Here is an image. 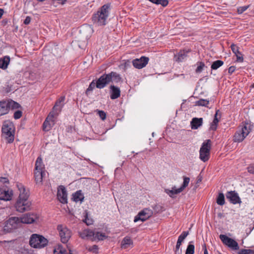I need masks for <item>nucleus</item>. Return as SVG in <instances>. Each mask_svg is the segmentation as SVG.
Wrapping results in <instances>:
<instances>
[{
	"label": "nucleus",
	"instance_id": "1",
	"mask_svg": "<svg viewBox=\"0 0 254 254\" xmlns=\"http://www.w3.org/2000/svg\"><path fill=\"white\" fill-rule=\"evenodd\" d=\"M64 100V96H61L59 101H57L53 108V110L43 124V129L45 131L50 130L55 124V120L62 111V106L61 102Z\"/></svg>",
	"mask_w": 254,
	"mask_h": 254
},
{
	"label": "nucleus",
	"instance_id": "2",
	"mask_svg": "<svg viewBox=\"0 0 254 254\" xmlns=\"http://www.w3.org/2000/svg\"><path fill=\"white\" fill-rule=\"evenodd\" d=\"M109 5L104 4L97 12L93 14L92 21L97 26H104L106 24L107 20L109 14Z\"/></svg>",
	"mask_w": 254,
	"mask_h": 254
},
{
	"label": "nucleus",
	"instance_id": "3",
	"mask_svg": "<svg viewBox=\"0 0 254 254\" xmlns=\"http://www.w3.org/2000/svg\"><path fill=\"white\" fill-rule=\"evenodd\" d=\"M253 128V125L249 123H243L240 126L233 136L234 142H242L250 133Z\"/></svg>",
	"mask_w": 254,
	"mask_h": 254
},
{
	"label": "nucleus",
	"instance_id": "4",
	"mask_svg": "<svg viewBox=\"0 0 254 254\" xmlns=\"http://www.w3.org/2000/svg\"><path fill=\"white\" fill-rule=\"evenodd\" d=\"M2 135L8 143L14 141L15 127L14 124L9 121L4 122L1 128Z\"/></svg>",
	"mask_w": 254,
	"mask_h": 254
},
{
	"label": "nucleus",
	"instance_id": "5",
	"mask_svg": "<svg viewBox=\"0 0 254 254\" xmlns=\"http://www.w3.org/2000/svg\"><path fill=\"white\" fill-rule=\"evenodd\" d=\"M48 243L47 239L42 235L32 234L29 241L30 245L34 248L41 249L46 247Z\"/></svg>",
	"mask_w": 254,
	"mask_h": 254
},
{
	"label": "nucleus",
	"instance_id": "6",
	"mask_svg": "<svg viewBox=\"0 0 254 254\" xmlns=\"http://www.w3.org/2000/svg\"><path fill=\"white\" fill-rule=\"evenodd\" d=\"M21 224L20 217H11L5 222L3 227V231L4 233H10L12 230L18 228Z\"/></svg>",
	"mask_w": 254,
	"mask_h": 254
},
{
	"label": "nucleus",
	"instance_id": "7",
	"mask_svg": "<svg viewBox=\"0 0 254 254\" xmlns=\"http://www.w3.org/2000/svg\"><path fill=\"white\" fill-rule=\"evenodd\" d=\"M211 146V141L210 139H207L203 142L200 148L199 158L204 162L209 158Z\"/></svg>",
	"mask_w": 254,
	"mask_h": 254
},
{
	"label": "nucleus",
	"instance_id": "8",
	"mask_svg": "<svg viewBox=\"0 0 254 254\" xmlns=\"http://www.w3.org/2000/svg\"><path fill=\"white\" fill-rule=\"evenodd\" d=\"M14 206L16 211L23 213L30 210L31 202L28 199H17Z\"/></svg>",
	"mask_w": 254,
	"mask_h": 254
},
{
	"label": "nucleus",
	"instance_id": "9",
	"mask_svg": "<svg viewBox=\"0 0 254 254\" xmlns=\"http://www.w3.org/2000/svg\"><path fill=\"white\" fill-rule=\"evenodd\" d=\"M219 238L222 243L234 250L239 249V246L238 243L232 238L227 237L225 235L221 234Z\"/></svg>",
	"mask_w": 254,
	"mask_h": 254
},
{
	"label": "nucleus",
	"instance_id": "10",
	"mask_svg": "<svg viewBox=\"0 0 254 254\" xmlns=\"http://www.w3.org/2000/svg\"><path fill=\"white\" fill-rule=\"evenodd\" d=\"M110 78L109 73L103 74L96 81V87L99 89L104 88L111 82Z\"/></svg>",
	"mask_w": 254,
	"mask_h": 254
},
{
	"label": "nucleus",
	"instance_id": "11",
	"mask_svg": "<svg viewBox=\"0 0 254 254\" xmlns=\"http://www.w3.org/2000/svg\"><path fill=\"white\" fill-rule=\"evenodd\" d=\"M152 215V211L149 209H144L139 212L134 217V222H136L139 220L144 221L148 219Z\"/></svg>",
	"mask_w": 254,
	"mask_h": 254
},
{
	"label": "nucleus",
	"instance_id": "12",
	"mask_svg": "<svg viewBox=\"0 0 254 254\" xmlns=\"http://www.w3.org/2000/svg\"><path fill=\"white\" fill-rule=\"evenodd\" d=\"M226 197L233 204H240L242 202L238 193L235 191H228L226 194Z\"/></svg>",
	"mask_w": 254,
	"mask_h": 254
},
{
	"label": "nucleus",
	"instance_id": "13",
	"mask_svg": "<svg viewBox=\"0 0 254 254\" xmlns=\"http://www.w3.org/2000/svg\"><path fill=\"white\" fill-rule=\"evenodd\" d=\"M21 224H31L38 218L37 214L35 213H26L20 217Z\"/></svg>",
	"mask_w": 254,
	"mask_h": 254
},
{
	"label": "nucleus",
	"instance_id": "14",
	"mask_svg": "<svg viewBox=\"0 0 254 254\" xmlns=\"http://www.w3.org/2000/svg\"><path fill=\"white\" fill-rule=\"evenodd\" d=\"M149 58L142 56L139 59H136L132 61L133 65L136 68L141 69L148 64Z\"/></svg>",
	"mask_w": 254,
	"mask_h": 254
},
{
	"label": "nucleus",
	"instance_id": "15",
	"mask_svg": "<svg viewBox=\"0 0 254 254\" xmlns=\"http://www.w3.org/2000/svg\"><path fill=\"white\" fill-rule=\"evenodd\" d=\"M16 186L19 191V196L17 199H28L29 196V190H26L22 184L17 183Z\"/></svg>",
	"mask_w": 254,
	"mask_h": 254
},
{
	"label": "nucleus",
	"instance_id": "16",
	"mask_svg": "<svg viewBox=\"0 0 254 254\" xmlns=\"http://www.w3.org/2000/svg\"><path fill=\"white\" fill-rule=\"evenodd\" d=\"M13 195L12 190H5L0 188V199L4 201L10 200Z\"/></svg>",
	"mask_w": 254,
	"mask_h": 254
},
{
	"label": "nucleus",
	"instance_id": "17",
	"mask_svg": "<svg viewBox=\"0 0 254 254\" xmlns=\"http://www.w3.org/2000/svg\"><path fill=\"white\" fill-rule=\"evenodd\" d=\"M93 31L91 26L88 25H83L80 30V33L85 37L86 39L90 37Z\"/></svg>",
	"mask_w": 254,
	"mask_h": 254
},
{
	"label": "nucleus",
	"instance_id": "18",
	"mask_svg": "<svg viewBox=\"0 0 254 254\" xmlns=\"http://www.w3.org/2000/svg\"><path fill=\"white\" fill-rule=\"evenodd\" d=\"M110 98L114 100L118 98L121 95V91L119 87L114 85L110 86Z\"/></svg>",
	"mask_w": 254,
	"mask_h": 254
},
{
	"label": "nucleus",
	"instance_id": "19",
	"mask_svg": "<svg viewBox=\"0 0 254 254\" xmlns=\"http://www.w3.org/2000/svg\"><path fill=\"white\" fill-rule=\"evenodd\" d=\"M45 176V171H35L34 173V177H35V181L36 182V184L39 185H42L43 184V180Z\"/></svg>",
	"mask_w": 254,
	"mask_h": 254
},
{
	"label": "nucleus",
	"instance_id": "20",
	"mask_svg": "<svg viewBox=\"0 0 254 254\" xmlns=\"http://www.w3.org/2000/svg\"><path fill=\"white\" fill-rule=\"evenodd\" d=\"M231 48L232 52L237 57V62L242 63L244 61V59L242 53L239 51L238 47L234 44H232Z\"/></svg>",
	"mask_w": 254,
	"mask_h": 254
},
{
	"label": "nucleus",
	"instance_id": "21",
	"mask_svg": "<svg viewBox=\"0 0 254 254\" xmlns=\"http://www.w3.org/2000/svg\"><path fill=\"white\" fill-rule=\"evenodd\" d=\"M202 118H193L190 122L191 128L192 129H196L202 126Z\"/></svg>",
	"mask_w": 254,
	"mask_h": 254
},
{
	"label": "nucleus",
	"instance_id": "22",
	"mask_svg": "<svg viewBox=\"0 0 254 254\" xmlns=\"http://www.w3.org/2000/svg\"><path fill=\"white\" fill-rule=\"evenodd\" d=\"M188 51L183 50L180 51L177 54L175 55V59L176 62H181L187 57Z\"/></svg>",
	"mask_w": 254,
	"mask_h": 254
},
{
	"label": "nucleus",
	"instance_id": "23",
	"mask_svg": "<svg viewBox=\"0 0 254 254\" xmlns=\"http://www.w3.org/2000/svg\"><path fill=\"white\" fill-rule=\"evenodd\" d=\"M8 104L6 101H0V116L4 115L8 113Z\"/></svg>",
	"mask_w": 254,
	"mask_h": 254
},
{
	"label": "nucleus",
	"instance_id": "24",
	"mask_svg": "<svg viewBox=\"0 0 254 254\" xmlns=\"http://www.w3.org/2000/svg\"><path fill=\"white\" fill-rule=\"evenodd\" d=\"M80 236L82 239L94 237L95 232L90 229H85L80 232Z\"/></svg>",
	"mask_w": 254,
	"mask_h": 254
},
{
	"label": "nucleus",
	"instance_id": "25",
	"mask_svg": "<svg viewBox=\"0 0 254 254\" xmlns=\"http://www.w3.org/2000/svg\"><path fill=\"white\" fill-rule=\"evenodd\" d=\"M10 62V57L8 56H4L0 59V68L3 69L7 68Z\"/></svg>",
	"mask_w": 254,
	"mask_h": 254
},
{
	"label": "nucleus",
	"instance_id": "26",
	"mask_svg": "<svg viewBox=\"0 0 254 254\" xmlns=\"http://www.w3.org/2000/svg\"><path fill=\"white\" fill-rule=\"evenodd\" d=\"M35 169V171H45L44 165L43 163L41 156H39L36 160Z\"/></svg>",
	"mask_w": 254,
	"mask_h": 254
},
{
	"label": "nucleus",
	"instance_id": "27",
	"mask_svg": "<svg viewBox=\"0 0 254 254\" xmlns=\"http://www.w3.org/2000/svg\"><path fill=\"white\" fill-rule=\"evenodd\" d=\"M131 245H132V241L130 238L129 237H126L122 242L121 248L122 249H126Z\"/></svg>",
	"mask_w": 254,
	"mask_h": 254
},
{
	"label": "nucleus",
	"instance_id": "28",
	"mask_svg": "<svg viewBox=\"0 0 254 254\" xmlns=\"http://www.w3.org/2000/svg\"><path fill=\"white\" fill-rule=\"evenodd\" d=\"M84 195L81 190H77L73 194V200L75 202H82L84 199Z\"/></svg>",
	"mask_w": 254,
	"mask_h": 254
},
{
	"label": "nucleus",
	"instance_id": "29",
	"mask_svg": "<svg viewBox=\"0 0 254 254\" xmlns=\"http://www.w3.org/2000/svg\"><path fill=\"white\" fill-rule=\"evenodd\" d=\"M110 78H111V82L115 83H118L121 80V77L119 74L115 72H111L109 73Z\"/></svg>",
	"mask_w": 254,
	"mask_h": 254
},
{
	"label": "nucleus",
	"instance_id": "30",
	"mask_svg": "<svg viewBox=\"0 0 254 254\" xmlns=\"http://www.w3.org/2000/svg\"><path fill=\"white\" fill-rule=\"evenodd\" d=\"M57 195L59 201L64 203V186L61 185L59 187Z\"/></svg>",
	"mask_w": 254,
	"mask_h": 254
},
{
	"label": "nucleus",
	"instance_id": "31",
	"mask_svg": "<svg viewBox=\"0 0 254 254\" xmlns=\"http://www.w3.org/2000/svg\"><path fill=\"white\" fill-rule=\"evenodd\" d=\"M7 101V103L8 104L7 106H8V111L10 109H18L20 107V105L18 103H17L12 100H9V101Z\"/></svg>",
	"mask_w": 254,
	"mask_h": 254
},
{
	"label": "nucleus",
	"instance_id": "32",
	"mask_svg": "<svg viewBox=\"0 0 254 254\" xmlns=\"http://www.w3.org/2000/svg\"><path fill=\"white\" fill-rule=\"evenodd\" d=\"M107 237L105 233L97 232L95 233V235L94 237H93V239L94 240L97 239L99 241H101L105 240Z\"/></svg>",
	"mask_w": 254,
	"mask_h": 254
},
{
	"label": "nucleus",
	"instance_id": "33",
	"mask_svg": "<svg viewBox=\"0 0 254 254\" xmlns=\"http://www.w3.org/2000/svg\"><path fill=\"white\" fill-rule=\"evenodd\" d=\"M223 64V62L221 60L216 61L212 63L211 68L212 69L216 70L222 66Z\"/></svg>",
	"mask_w": 254,
	"mask_h": 254
},
{
	"label": "nucleus",
	"instance_id": "34",
	"mask_svg": "<svg viewBox=\"0 0 254 254\" xmlns=\"http://www.w3.org/2000/svg\"><path fill=\"white\" fill-rule=\"evenodd\" d=\"M209 101L206 99H200L195 102L196 105L199 106L207 107Z\"/></svg>",
	"mask_w": 254,
	"mask_h": 254
},
{
	"label": "nucleus",
	"instance_id": "35",
	"mask_svg": "<svg viewBox=\"0 0 254 254\" xmlns=\"http://www.w3.org/2000/svg\"><path fill=\"white\" fill-rule=\"evenodd\" d=\"M216 202L220 205H223L225 204V197L223 193H219Z\"/></svg>",
	"mask_w": 254,
	"mask_h": 254
},
{
	"label": "nucleus",
	"instance_id": "36",
	"mask_svg": "<svg viewBox=\"0 0 254 254\" xmlns=\"http://www.w3.org/2000/svg\"><path fill=\"white\" fill-rule=\"evenodd\" d=\"M190 180V178L187 177H184V182L180 188L179 192H182L188 186Z\"/></svg>",
	"mask_w": 254,
	"mask_h": 254
},
{
	"label": "nucleus",
	"instance_id": "37",
	"mask_svg": "<svg viewBox=\"0 0 254 254\" xmlns=\"http://www.w3.org/2000/svg\"><path fill=\"white\" fill-rule=\"evenodd\" d=\"M179 190H180V188L177 189H176L175 188H172V189L171 190H165V191L171 197H173V196L175 194H177L181 192H179Z\"/></svg>",
	"mask_w": 254,
	"mask_h": 254
},
{
	"label": "nucleus",
	"instance_id": "38",
	"mask_svg": "<svg viewBox=\"0 0 254 254\" xmlns=\"http://www.w3.org/2000/svg\"><path fill=\"white\" fill-rule=\"evenodd\" d=\"M179 190H180V188L177 189H176L175 188H172V189L171 190H165V191L171 197H173V196L175 194H177L181 192H179Z\"/></svg>",
	"mask_w": 254,
	"mask_h": 254
},
{
	"label": "nucleus",
	"instance_id": "39",
	"mask_svg": "<svg viewBox=\"0 0 254 254\" xmlns=\"http://www.w3.org/2000/svg\"><path fill=\"white\" fill-rule=\"evenodd\" d=\"M191 242H190L187 247L186 254H194V246L191 244Z\"/></svg>",
	"mask_w": 254,
	"mask_h": 254
},
{
	"label": "nucleus",
	"instance_id": "40",
	"mask_svg": "<svg viewBox=\"0 0 254 254\" xmlns=\"http://www.w3.org/2000/svg\"><path fill=\"white\" fill-rule=\"evenodd\" d=\"M54 254H64V249L62 245H58L54 250Z\"/></svg>",
	"mask_w": 254,
	"mask_h": 254
},
{
	"label": "nucleus",
	"instance_id": "41",
	"mask_svg": "<svg viewBox=\"0 0 254 254\" xmlns=\"http://www.w3.org/2000/svg\"><path fill=\"white\" fill-rule=\"evenodd\" d=\"M189 233L188 231H184L178 237V241L181 242H183V241L188 236Z\"/></svg>",
	"mask_w": 254,
	"mask_h": 254
},
{
	"label": "nucleus",
	"instance_id": "42",
	"mask_svg": "<svg viewBox=\"0 0 254 254\" xmlns=\"http://www.w3.org/2000/svg\"><path fill=\"white\" fill-rule=\"evenodd\" d=\"M238 254H254V250L251 249H241L238 253Z\"/></svg>",
	"mask_w": 254,
	"mask_h": 254
},
{
	"label": "nucleus",
	"instance_id": "43",
	"mask_svg": "<svg viewBox=\"0 0 254 254\" xmlns=\"http://www.w3.org/2000/svg\"><path fill=\"white\" fill-rule=\"evenodd\" d=\"M96 87V82L94 80H93L89 84L88 88L86 91V94H88L90 92L92 91L93 89Z\"/></svg>",
	"mask_w": 254,
	"mask_h": 254
},
{
	"label": "nucleus",
	"instance_id": "44",
	"mask_svg": "<svg viewBox=\"0 0 254 254\" xmlns=\"http://www.w3.org/2000/svg\"><path fill=\"white\" fill-rule=\"evenodd\" d=\"M64 242L65 241H68V240L70 238L71 236V232L70 231L66 229V228H64Z\"/></svg>",
	"mask_w": 254,
	"mask_h": 254
},
{
	"label": "nucleus",
	"instance_id": "45",
	"mask_svg": "<svg viewBox=\"0 0 254 254\" xmlns=\"http://www.w3.org/2000/svg\"><path fill=\"white\" fill-rule=\"evenodd\" d=\"M58 230L59 231L60 236L61 237V241L64 243V241H63L64 239V232H63V228L62 225H59L58 226Z\"/></svg>",
	"mask_w": 254,
	"mask_h": 254
},
{
	"label": "nucleus",
	"instance_id": "46",
	"mask_svg": "<svg viewBox=\"0 0 254 254\" xmlns=\"http://www.w3.org/2000/svg\"><path fill=\"white\" fill-rule=\"evenodd\" d=\"M204 64L201 62L199 63V65L197 67L195 72L196 73H200L202 71L203 67H204Z\"/></svg>",
	"mask_w": 254,
	"mask_h": 254
},
{
	"label": "nucleus",
	"instance_id": "47",
	"mask_svg": "<svg viewBox=\"0 0 254 254\" xmlns=\"http://www.w3.org/2000/svg\"><path fill=\"white\" fill-rule=\"evenodd\" d=\"M98 115L102 120H105L106 118V114L104 111L97 110Z\"/></svg>",
	"mask_w": 254,
	"mask_h": 254
},
{
	"label": "nucleus",
	"instance_id": "48",
	"mask_svg": "<svg viewBox=\"0 0 254 254\" xmlns=\"http://www.w3.org/2000/svg\"><path fill=\"white\" fill-rule=\"evenodd\" d=\"M98 247L97 245H93L88 248V251L93 253H97Z\"/></svg>",
	"mask_w": 254,
	"mask_h": 254
},
{
	"label": "nucleus",
	"instance_id": "49",
	"mask_svg": "<svg viewBox=\"0 0 254 254\" xmlns=\"http://www.w3.org/2000/svg\"><path fill=\"white\" fill-rule=\"evenodd\" d=\"M21 116H22V112L19 110L16 111L14 113L13 117H14V118L16 120L20 118Z\"/></svg>",
	"mask_w": 254,
	"mask_h": 254
},
{
	"label": "nucleus",
	"instance_id": "50",
	"mask_svg": "<svg viewBox=\"0 0 254 254\" xmlns=\"http://www.w3.org/2000/svg\"><path fill=\"white\" fill-rule=\"evenodd\" d=\"M248 7L249 6H244L239 7L238 8V12L239 13H242L248 9Z\"/></svg>",
	"mask_w": 254,
	"mask_h": 254
},
{
	"label": "nucleus",
	"instance_id": "51",
	"mask_svg": "<svg viewBox=\"0 0 254 254\" xmlns=\"http://www.w3.org/2000/svg\"><path fill=\"white\" fill-rule=\"evenodd\" d=\"M84 222L87 225H90L93 223V220L92 219H89L88 218L87 214H86L85 215V218L84 220Z\"/></svg>",
	"mask_w": 254,
	"mask_h": 254
},
{
	"label": "nucleus",
	"instance_id": "52",
	"mask_svg": "<svg viewBox=\"0 0 254 254\" xmlns=\"http://www.w3.org/2000/svg\"><path fill=\"white\" fill-rule=\"evenodd\" d=\"M182 242L177 241L176 246V250H175L176 254H177V253H178L179 254H180L179 249H180V246L182 244Z\"/></svg>",
	"mask_w": 254,
	"mask_h": 254
},
{
	"label": "nucleus",
	"instance_id": "53",
	"mask_svg": "<svg viewBox=\"0 0 254 254\" xmlns=\"http://www.w3.org/2000/svg\"><path fill=\"white\" fill-rule=\"evenodd\" d=\"M168 4V0H159L158 4H161L163 6H166Z\"/></svg>",
	"mask_w": 254,
	"mask_h": 254
},
{
	"label": "nucleus",
	"instance_id": "54",
	"mask_svg": "<svg viewBox=\"0 0 254 254\" xmlns=\"http://www.w3.org/2000/svg\"><path fill=\"white\" fill-rule=\"evenodd\" d=\"M217 127V124L215 122H212L210 125V129L212 130H215L216 129Z\"/></svg>",
	"mask_w": 254,
	"mask_h": 254
},
{
	"label": "nucleus",
	"instance_id": "55",
	"mask_svg": "<svg viewBox=\"0 0 254 254\" xmlns=\"http://www.w3.org/2000/svg\"><path fill=\"white\" fill-rule=\"evenodd\" d=\"M31 18L30 16H27L24 20L23 23L25 25L29 24L31 22Z\"/></svg>",
	"mask_w": 254,
	"mask_h": 254
},
{
	"label": "nucleus",
	"instance_id": "56",
	"mask_svg": "<svg viewBox=\"0 0 254 254\" xmlns=\"http://www.w3.org/2000/svg\"><path fill=\"white\" fill-rule=\"evenodd\" d=\"M235 69H236V67L235 66H231L228 68L229 73H230V74H232L235 71Z\"/></svg>",
	"mask_w": 254,
	"mask_h": 254
},
{
	"label": "nucleus",
	"instance_id": "57",
	"mask_svg": "<svg viewBox=\"0 0 254 254\" xmlns=\"http://www.w3.org/2000/svg\"><path fill=\"white\" fill-rule=\"evenodd\" d=\"M248 171L252 174H254V166H250L247 168Z\"/></svg>",
	"mask_w": 254,
	"mask_h": 254
},
{
	"label": "nucleus",
	"instance_id": "58",
	"mask_svg": "<svg viewBox=\"0 0 254 254\" xmlns=\"http://www.w3.org/2000/svg\"><path fill=\"white\" fill-rule=\"evenodd\" d=\"M0 182L5 184V183H8L9 181L7 178H4V177H0Z\"/></svg>",
	"mask_w": 254,
	"mask_h": 254
},
{
	"label": "nucleus",
	"instance_id": "59",
	"mask_svg": "<svg viewBox=\"0 0 254 254\" xmlns=\"http://www.w3.org/2000/svg\"><path fill=\"white\" fill-rule=\"evenodd\" d=\"M66 246L68 249V252H66V253H65V250H64V254H76L71 250V249L68 247L67 245H66Z\"/></svg>",
	"mask_w": 254,
	"mask_h": 254
},
{
	"label": "nucleus",
	"instance_id": "60",
	"mask_svg": "<svg viewBox=\"0 0 254 254\" xmlns=\"http://www.w3.org/2000/svg\"><path fill=\"white\" fill-rule=\"evenodd\" d=\"M218 111H217L216 112V114H215V117H214V119L213 121V122H215L216 124H218V120L217 119V114H218Z\"/></svg>",
	"mask_w": 254,
	"mask_h": 254
},
{
	"label": "nucleus",
	"instance_id": "61",
	"mask_svg": "<svg viewBox=\"0 0 254 254\" xmlns=\"http://www.w3.org/2000/svg\"><path fill=\"white\" fill-rule=\"evenodd\" d=\"M149 0L153 3L158 4L159 0Z\"/></svg>",
	"mask_w": 254,
	"mask_h": 254
},
{
	"label": "nucleus",
	"instance_id": "62",
	"mask_svg": "<svg viewBox=\"0 0 254 254\" xmlns=\"http://www.w3.org/2000/svg\"><path fill=\"white\" fill-rule=\"evenodd\" d=\"M3 13V9L0 8V18L1 17Z\"/></svg>",
	"mask_w": 254,
	"mask_h": 254
},
{
	"label": "nucleus",
	"instance_id": "63",
	"mask_svg": "<svg viewBox=\"0 0 254 254\" xmlns=\"http://www.w3.org/2000/svg\"><path fill=\"white\" fill-rule=\"evenodd\" d=\"M204 254H208V252L207 251V249L206 248L205 245H204Z\"/></svg>",
	"mask_w": 254,
	"mask_h": 254
},
{
	"label": "nucleus",
	"instance_id": "64",
	"mask_svg": "<svg viewBox=\"0 0 254 254\" xmlns=\"http://www.w3.org/2000/svg\"><path fill=\"white\" fill-rule=\"evenodd\" d=\"M201 181V180L200 179H198V180H197V183H199V182H200Z\"/></svg>",
	"mask_w": 254,
	"mask_h": 254
}]
</instances>
